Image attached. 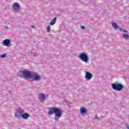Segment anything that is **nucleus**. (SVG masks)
I'll return each instance as SVG.
<instances>
[{
  "label": "nucleus",
  "instance_id": "obj_1",
  "mask_svg": "<svg viewBox=\"0 0 129 129\" xmlns=\"http://www.w3.org/2000/svg\"><path fill=\"white\" fill-rule=\"evenodd\" d=\"M53 113H55L56 117H61L62 114H63V111L62 110L59 109L57 107H52L49 108V111L48 112V115H52Z\"/></svg>",
  "mask_w": 129,
  "mask_h": 129
},
{
  "label": "nucleus",
  "instance_id": "obj_2",
  "mask_svg": "<svg viewBox=\"0 0 129 129\" xmlns=\"http://www.w3.org/2000/svg\"><path fill=\"white\" fill-rule=\"evenodd\" d=\"M111 86L114 90H116L117 91H120L123 88V85L120 83H113L111 84Z\"/></svg>",
  "mask_w": 129,
  "mask_h": 129
},
{
  "label": "nucleus",
  "instance_id": "obj_3",
  "mask_svg": "<svg viewBox=\"0 0 129 129\" xmlns=\"http://www.w3.org/2000/svg\"><path fill=\"white\" fill-rule=\"evenodd\" d=\"M21 73L22 74V76L24 78H25V79L32 78V77H33V75L31 74V72L30 71L24 70L21 72Z\"/></svg>",
  "mask_w": 129,
  "mask_h": 129
},
{
  "label": "nucleus",
  "instance_id": "obj_4",
  "mask_svg": "<svg viewBox=\"0 0 129 129\" xmlns=\"http://www.w3.org/2000/svg\"><path fill=\"white\" fill-rule=\"evenodd\" d=\"M23 113H25V110L19 108L18 110L14 113V115L16 118H20V117H22Z\"/></svg>",
  "mask_w": 129,
  "mask_h": 129
},
{
  "label": "nucleus",
  "instance_id": "obj_5",
  "mask_svg": "<svg viewBox=\"0 0 129 129\" xmlns=\"http://www.w3.org/2000/svg\"><path fill=\"white\" fill-rule=\"evenodd\" d=\"M79 57L83 62H88V56L87 55V54H86V53H81L79 55Z\"/></svg>",
  "mask_w": 129,
  "mask_h": 129
},
{
  "label": "nucleus",
  "instance_id": "obj_6",
  "mask_svg": "<svg viewBox=\"0 0 129 129\" xmlns=\"http://www.w3.org/2000/svg\"><path fill=\"white\" fill-rule=\"evenodd\" d=\"M92 77H93L92 74L88 72H86V76H85L86 79H88V80H90V79H91Z\"/></svg>",
  "mask_w": 129,
  "mask_h": 129
},
{
  "label": "nucleus",
  "instance_id": "obj_7",
  "mask_svg": "<svg viewBox=\"0 0 129 129\" xmlns=\"http://www.w3.org/2000/svg\"><path fill=\"white\" fill-rule=\"evenodd\" d=\"M13 10L14 11H18L20 10V5H19V3H15L13 5Z\"/></svg>",
  "mask_w": 129,
  "mask_h": 129
},
{
  "label": "nucleus",
  "instance_id": "obj_8",
  "mask_svg": "<svg viewBox=\"0 0 129 129\" xmlns=\"http://www.w3.org/2000/svg\"><path fill=\"white\" fill-rule=\"evenodd\" d=\"M21 117H22V118L24 119H28V118L30 117V115L28 113H23L21 116Z\"/></svg>",
  "mask_w": 129,
  "mask_h": 129
},
{
  "label": "nucleus",
  "instance_id": "obj_9",
  "mask_svg": "<svg viewBox=\"0 0 129 129\" xmlns=\"http://www.w3.org/2000/svg\"><path fill=\"white\" fill-rule=\"evenodd\" d=\"M3 44L5 46H10L11 45V41L10 39H5L3 41Z\"/></svg>",
  "mask_w": 129,
  "mask_h": 129
},
{
  "label": "nucleus",
  "instance_id": "obj_10",
  "mask_svg": "<svg viewBox=\"0 0 129 129\" xmlns=\"http://www.w3.org/2000/svg\"><path fill=\"white\" fill-rule=\"evenodd\" d=\"M41 79V77L38 75V74H34V80L35 81H39Z\"/></svg>",
  "mask_w": 129,
  "mask_h": 129
},
{
  "label": "nucleus",
  "instance_id": "obj_11",
  "mask_svg": "<svg viewBox=\"0 0 129 129\" xmlns=\"http://www.w3.org/2000/svg\"><path fill=\"white\" fill-rule=\"evenodd\" d=\"M80 111H81V114L82 115L86 114V112H87V110H86V109H85L84 107H82L81 108Z\"/></svg>",
  "mask_w": 129,
  "mask_h": 129
},
{
  "label": "nucleus",
  "instance_id": "obj_12",
  "mask_svg": "<svg viewBox=\"0 0 129 129\" xmlns=\"http://www.w3.org/2000/svg\"><path fill=\"white\" fill-rule=\"evenodd\" d=\"M39 99H41V101H44L46 99V96L43 93L40 94Z\"/></svg>",
  "mask_w": 129,
  "mask_h": 129
},
{
  "label": "nucleus",
  "instance_id": "obj_13",
  "mask_svg": "<svg viewBox=\"0 0 129 129\" xmlns=\"http://www.w3.org/2000/svg\"><path fill=\"white\" fill-rule=\"evenodd\" d=\"M56 20H57V18L56 17L52 20V22L50 23V26H53V25H55V24H56Z\"/></svg>",
  "mask_w": 129,
  "mask_h": 129
},
{
  "label": "nucleus",
  "instance_id": "obj_14",
  "mask_svg": "<svg viewBox=\"0 0 129 129\" xmlns=\"http://www.w3.org/2000/svg\"><path fill=\"white\" fill-rule=\"evenodd\" d=\"M112 26L114 29H117V28H118L117 24L115 22L112 23Z\"/></svg>",
  "mask_w": 129,
  "mask_h": 129
},
{
  "label": "nucleus",
  "instance_id": "obj_15",
  "mask_svg": "<svg viewBox=\"0 0 129 129\" xmlns=\"http://www.w3.org/2000/svg\"><path fill=\"white\" fill-rule=\"evenodd\" d=\"M123 37L124 39H126V40H128V39H129V35L126 34H123Z\"/></svg>",
  "mask_w": 129,
  "mask_h": 129
},
{
  "label": "nucleus",
  "instance_id": "obj_16",
  "mask_svg": "<svg viewBox=\"0 0 129 129\" xmlns=\"http://www.w3.org/2000/svg\"><path fill=\"white\" fill-rule=\"evenodd\" d=\"M47 32H50V26L47 27Z\"/></svg>",
  "mask_w": 129,
  "mask_h": 129
},
{
  "label": "nucleus",
  "instance_id": "obj_17",
  "mask_svg": "<svg viewBox=\"0 0 129 129\" xmlns=\"http://www.w3.org/2000/svg\"><path fill=\"white\" fill-rule=\"evenodd\" d=\"M2 58H6V54L1 55Z\"/></svg>",
  "mask_w": 129,
  "mask_h": 129
},
{
  "label": "nucleus",
  "instance_id": "obj_18",
  "mask_svg": "<svg viewBox=\"0 0 129 129\" xmlns=\"http://www.w3.org/2000/svg\"><path fill=\"white\" fill-rule=\"evenodd\" d=\"M118 29H119V30L120 31H122H122L123 30V29H121V27H118Z\"/></svg>",
  "mask_w": 129,
  "mask_h": 129
},
{
  "label": "nucleus",
  "instance_id": "obj_19",
  "mask_svg": "<svg viewBox=\"0 0 129 129\" xmlns=\"http://www.w3.org/2000/svg\"><path fill=\"white\" fill-rule=\"evenodd\" d=\"M81 28H82L83 30H84V29H85V27H84V26H82V27H81Z\"/></svg>",
  "mask_w": 129,
  "mask_h": 129
},
{
  "label": "nucleus",
  "instance_id": "obj_20",
  "mask_svg": "<svg viewBox=\"0 0 129 129\" xmlns=\"http://www.w3.org/2000/svg\"><path fill=\"white\" fill-rule=\"evenodd\" d=\"M122 32H124L125 33H127V31L125 30H123Z\"/></svg>",
  "mask_w": 129,
  "mask_h": 129
},
{
  "label": "nucleus",
  "instance_id": "obj_21",
  "mask_svg": "<svg viewBox=\"0 0 129 129\" xmlns=\"http://www.w3.org/2000/svg\"><path fill=\"white\" fill-rule=\"evenodd\" d=\"M126 128L129 129V125L126 126Z\"/></svg>",
  "mask_w": 129,
  "mask_h": 129
},
{
  "label": "nucleus",
  "instance_id": "obj_22",
  "mask_svg": "<svg viewBox=\"0 0 129 129\" xmlns=\"http://www.w3.org/2000/svg\"><path fill=\"white\" fill-rule=\"evenodd\" d=\"M32 28H33L34 29H35V26H32Z\"/></svg>",
  "mask_w": 129,
  "mask_h": 129
}]
</instances>
